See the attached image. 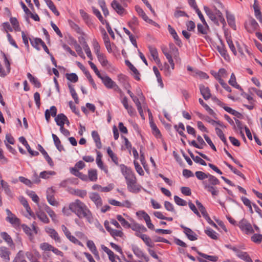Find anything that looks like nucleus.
Segmentation results:
<instances>
[{"label":"nucleus","mask_w":262,"mask_h":262,"mask_svg":"<svg viewBox=\"0 0 262 262\" xmlns=\"http://www.w3.org/2000/svg\"><path fill=\"white\" fill-rule=\"evenodd\" d=\"M54 191L52 188H48L47 190V199L49 203L52 206H57L58 202L54 196Z\"/></svg>","instance_id":"9d476101"},{"label":"nucleus","mask_w":262,"mask_h":262,"mask_svg":"<svg viewBox=\"0 0 262 262\" xmlns=\"http://www.w3.org/2000/svg\"><path fill=\"white\" fill-rule=\"evenodd\" d=\"M10 252L9 249L6 247H0V256L6 262H8L10 260L9 255Z\"/></svg>","instance_id":"aec40b11"},{"label":"nucleus","mask_w":262,"mask_h":262,"mask_svg":"<svg viewBox=\"0 0 262 262\" xmlns=\"http://www.w3.org/2000/svg\"><path fill=\"white\" fill-rule=\"evenodd\" d=\"M207 178H208L209 184L211 186L219 185L220 183V182L217 178L209 173H208Z\"/></svg>","instance_id":"49530a36"},{"label":"nucleus","mask_w":262,"mask_h":262,"mask_svg":"<svg viewBox=\"0 0 262 262\" xmlns=\"http://www.w3.org/2000/svg\"><path fill=\"white\" fill-rule=\"evenodd\" d=\"M92 138L95 142L96 146L99 149L102 148V144L100 140V136L96 130H93L92 132Z\"/></svg>","instance_id":"393cba45"},{"label":"nucleus","mask_w":262,"mask_h":262,"mask_svg":"<svg viewBox=\"0 0 262 262\" xmlns=\"http://www.w3.org/2000/svg\"><path fill=\"white\" fill-rule=\"evenodd\" d=\"M57 108L55 106H52L50 110H46L45 112V118L47 122H49L51 116L55 117L57 114Z\"/></svg>","instance_id":"2eb2a0df"},{"label":"nucleus","mask_w":262,"mask_h":262,"mask_svg":"<svg viewBox=\"0 0 262 262\" xmlns=\"http://www.w3.org/2000/svg\"><path fill=\"white\" fill-rule=\"evenodd\" d=\"M135 8L139 15L141 16L145 21H146L147 20H148V17L145 14L143 10L139 6H135Z\"/></svg>","instance_id":"79ce46f5"},{"label":"nucleus","mask_w":262,"mask_h":262,"mask_svg":"<svg viewBox=\"0 0 262 262\" xmlns=\"http://www.w3.org/2000/svg\"><path fill=\"white\" fill-rule=\"evenodd\" d=\"M110 234L114 238H115L116 236H119L120 237H122L124 235V233L121 230H117L113 229H112Z\"/></svg>","instance_id":"774afa93"},{"label":"nucleus","mask_w":262,"mask_h":262,"mask_svg":"<svg viewBox=\"0 0 262 262\" xmlns=\"http://www.w3.org/2000/svg\"><path fill=\"white\" fill-rule=\"evenodd\" d=\"M204 10L207 15L209 17V18L216 25H219V23H218V19L217 17L215 16L214 13L212 12L211 10H210L207 6H204Z\"/></svg>","instance_id":"f3484780"},{"label":"nucleus","mask_w":262,"mask_h":262,"mask_svg":"<svg viewBox=\"0 0 262 262\" xmlns=\"http://www.w3.org/2000/svg\"><path fill=\"white\" fill-rule=\"evenodd\" d=\"M27 77L30 82L33 84L35 87L39 88L41 86V84L38 79L34 77L31 73H28Z\"/></svg>","instance_id":"7c9ffc66"},{"label":"nucleus","mask_w":262,"mask_h":262,"mask_svg":"<svg viewBox=\"0 0 262 262\" xmlns=\"http://www.w3.org/2000/svg\"><path fill=\"white\" fill-rule=\"evenodd\" d=\"M71 212L74 213L79 219L85 218L89 222L92 219V214L86 205L77 199L70 203Z\"/></svg>","instance_id":"f257e3e1"},{"label":"nucleus","mask_w":262,"mask_h":262,"mask_svg":"<svg viewBox=\"0 0 262 262\" xmlns=\"http://www.w3.org/2000/svg\"><path fill=\"white\" fill-rule=\"evenodd\" d=\"M81 39L83 40V47L88 57L90 58V60H92L93 57L91 53V51L88 43H86L85 40V38L83 36H82L81 37Z\"/></svg>","instance_id":"f704fd0d"},{"label":"nucleus","mask_w":262,"mask_h":262,"mask_svg":"<svg viewBox=\"0 0 262 262\" xmlns=\"http://www.w3.org/2000/svg\"><path fill=\"white\" fill-rule=\"evenodd\" d=\"M1 185L2 188H3L4 189L5 193L8 195H11L12 193H11V190L9 188V185H8V183L4 181V180H1Z\"/></svg>","instance_id":"4d7b16f0"},{"label":"nucleus","mask_w":262,"mask_h":262,"mask_svg":"<svg viewBox=\"0 0 262 262\" xmlns=\"http://www.w3.org/2000/svg\"><path fill=\"white\" fill-rule=\"evenodd\" d=\"M136 215L141 220L143 218L146 223L149 222L151 220L150 216L145 211H138L136 212Z\"/></svg>","instance_id":"58836bf2"},{"label":"nucleus","mask_w":262,"mask_h":262,"mask_svg":"<svg viewBox=\"0 0 262 262\" xmlns=\"http://www.w3.org/2000/svg\"><path fill=\"white\" fill-rule=\"evenodd\" d=\"M180 227L184 230V233L190 241H193L198 239V235L190 228L182 224L180 225Z\"/></svg>","instance_id":"0eeeda50"},{"label":"nucleus","mask_w":262,"mask_h":262,"mask_svg":"<svg viewBox=\"0 0 262 262\" xmlns=\"http://www.w3.org/2000/svg\"><path fill=\"white\" fill-rule=\"evenodd\" d=\"M107 153L108 156L111 158L113 162L117 165H119L118 163V158L117 156L113 152V150L111 149L110 147H108L107 148Z\"/></svg>","instance_id":"a18cd8bd"},{"label":"nucleus","mask_w":262,"mask_h":262,"mask_svg":"<svg viewBox=\"0 0 262 262\" xmlns=\"http://www.w3.org/2000/svg\"><path fill=\"white\" fill-rule=\"evenodd\" d=\"M86 245L90 250L93 253L96 258H99V253L97 248L93 241L89 240L86 243Z\"/></svg>","instance_id":"a878e982"},{"label":"nucleus","mask_w":262,"mask_h":262,"mask_svg":"<svg viewBox=\"0 0 262 262\" xmlns=\"http://www.w3.org/2000/svg\"><path fill=\"white\" fill-rule=\"evenodd\" d=\"M219 40L220 45L216 47V50L225 60L229 61L230 60V56L227 52L225 45L223 40L220 37H219Z\"/></svg>","instance_id":"39448f33"},{"label":"nucleus","mask_w":262,"mask_h":262,"mask_svg":"<svg viewBox=\"0 0 262 262\" xmlns=\"http://www.w3.org/2000/svg\"><path fill=\"white\" fill-rule=\"evenodd\" d=\"M205 233L210 238L213 239H217L218 237L217 236V233L215 231L213 230L212 229L208 228L207 229L205 230Z\"/></svg>","instance_id":"3c124183"},{"label":"nucleus","mask_w":262,"mask_h":262,"mask_svg":"<svg viewBox=\"0 0 262 262\" xmlns=\"http://www.w3.org/2000/svg\"><path fill=\"white\" fill-rule=\"evenodd\" d=\"M253 9L256 18L259 21L260 23L262 24V14L261 13L260 8L258 6L257 0H254Z\"/></svg>","instance_id":"b1692460"},{"label":"nucleus","mask_w":262,"mask_h":262,"mask_svg":"<svg viewBox=\"0 0 262 262\" xmlns=\"http://www.w3.org/2000/svg\"><path fill=\"white\" fill-rule=\"evenodd\" d=\"M44 209L46 210V211L48 213L49 216L52 218V220L54 222H55V218L56 217V215L54 211L46 204L45 205Z\"/></svg>","instance_id":"603ef678"},{"label":"nucleus","mask_w":262,"mask_h":262,"mask_svg":"<svg viewBox=\"0 0 262 262\" xmlns=\"http://www.w3.org/2000/svg\"><path fill=\"white\" fill-rule=\"evenodd\" d=\"M31 45L35 48L37 50H40V48L39 47V45H41L42 42V40L40 38H34L33 39H30Z\"/></svg>","instance_id":"37998d69"},{"label":"nucleus","mask_w":262,"mask_h":262,"mask_svg":"<svg viewBox=\"0 0 262 262\" xmlns=\"http://www.w3.org/2000/svg\"><path fill=\"white\" fill-rule=\"evenodd\" d=\"M73 194L81 198H84L86 195L87 192L85 190L77 189L74 190Z\"/></svg>","instance_id":"0e129e2a"},{"label":"nucleus","mask_w":262,"mask_h":262,"mask_svg":"<svg viewBox=\"0 0 262 262\" xmlns=\"http://www.w3.org/2000/svg\"><path fill=\"white\" fill-rule=\"evenodd\" d=\"M250 27L245 26L247 31L249 33H253L255 30H258L259 26L257 21L253 17H250L249 19Z\"/></svg>","instance_id":"9b49d317"},{"label":"nucleus","mask_w":262,"mask_h":262,"mask_svg":"<svg viewBox=\"0 0 262 262\" xmlns=\"http://www.w3.org/2000/svg\"><path fill=\"white\" fill-rule=\"evenodd\" d=\"M27 193L32 199L33 201L37 204L39 203V198L34 191L28 190L27 191Z\"/></svg>","instance_id":"bf43d9fd"},{"label":"nucleus","mask_w":262,"mask_h":262,"mask_svg":"<svg viewBox=\"0 0 262 262\" xmlns=\"http://www.w3.org/2000/svg\"><path fill=\"white\" fill-rule=\"evenodd\" d=\"M251 239L256 244H260L262 242V234L255 233L251 236Z\"/></svg>","instance_id":"e2e57ef3"},{"label":"nucleus","mask_w":262,"mask_h":262,"mask_svg":"<svg viewBox=\"0 0 262 262\" xmlns=\"http://www.w3.org/2000/svg\"><path fill=\"white\" fill-rule=\"evenodd\" d=\"M199 87L200 93L205 100H207L211 97V94L209 87L205 86L203 84H200Z\"/></svg>","instance_id":"1a4fd4ad"},{"label":"nucleus","mask_w":262,"mask_h":262,"mask_svg":"<svg viewBox=\"0 0 262 262\" xmlns=\"http://www.w3.org/2000/svg\"><path fill=\"white\" fill-rule=\"evenodd\" d=\"M203 184L204 185V188L208 192H210L213 196L218 195L219 191L216 190V188L214 187V186H211L207 184L206 181H203Z\"/></svg>","instance_id":"cd10ccee"},{"label":"nucleus","mask_w":262,"mask_h":262,"mask_svg":"<svg viewBox=\"0 0 262 262\" xmlns=\"http://www.w3.org/2000/svg\"><path fill=\"white\" fill-rule=\"evenodd\" d=\"M169 48L170 52L173 55L174 58L176 59L178 58L179 57V52L178 49L175 46V45L172 42H170L169 43Z\"/></svg>","instance_id":"a19ab883"},{"label":"nucleus","mask_w":262,"mask_h":262,"mask_svg":"<svg viewBox=\"0 0 262 262\" xmlns=\"http://www.w3.org/2000/svg\"><path fill=\"white\" fill-rule=\"evenodd\" d=\"M116 218L119 222H120L122 226L126 228H128L130 227V224L125 220L121 215L118 214L116 216Z\"/></svg>","instance_id":"5fc2aeb1"},{"label":"nucleus","mask_w":262,"mask_h":262,"mask_svg":"<svg viewBox=\"0 0 262 262\" xmlns=\"http://www.w3.org/2000/svg\"><path fill=\"white\" fill-rule=\"evenodd\" d=\"M6 212L7 215L6 220L12 225H14L16 224V217L15 215L9 209H6Z\"/></svg>","instance_id":"bb28decb"},{"label":"nucleus","mask_w":262,"mask_h":262,"mask_svg":"<svg viewBox=\"0 0 262 262\" xmlns=\"http://www.w3.org/2000/svg\"><path fill=\"white\" fill-rule=\"evenodd\" d=\"M46 232L49 234L51 237L54 239L56 242L61 243V240L58 235L57 232L53 228L47 227L45 228Z\"/></svg>","instance_id":"4468645a"},{"label":"nucleus","mask_w":262,"mask_h":262,"mask_svg":"<svg viewBox=\"0 0 262 262\" xmlns=\"http://www.w3.org/2000/svg\"><path fill=\"white\" fill-rule=\"evenodd\" d=\"M126 183L127 189L130 192L138 193L142 188V187L137 183L136 177L126 181Z\"/></svg>","instance_id":"f03ea898"},{"label":"nucleus","mask_w":262,"mask_h":262,"mask_svg":"<svg viewBox=\"0 0 262 262\" xmlns=\"http://www.w3.org/2000/svg\"><path fill=\"white\" fill-rule=\"evenodd\" d=\"M93 46L94 48V52L96 55H98L100 54V46L99 44V42L97 41L96 38L93 39Z\"/></svg>","instance_id":"69168bd1"},{"label":"nucleus","mask_w":262,"mask_h":262,"mask_svg":"<svg viewBox=\"0 0 262 262\" xmlns=\"http://www.w3.org/2000/svg\"><path fill=\"white\" fill-rule=\"evenodd\" d=\"M88 180L91 181L95 182L97 181V171L96 169H89L88 170Z\"/></svg>","instance_id":"e433bc0d"},{"label":"nucleus","mask_w":262,"mask_h":262,"mask_svg":"<svg viewBox=\"0 0 262 262\" xmlns=\"http://www.w3.org/2000/svg\"><path fill=\"white\" fill-rule=\"evenodd\" d=\"M21 227L25 233L29 236L30 240H32L33 238V235L31 232L30 228L26 224L21 225Z\"/></svg>","instance_id":"680f3d73"},{"label":"nucleus","mask_w":262,"mask_h":262,"mask_svg":"<svg viewBox=\"0 0 262 262\" xmlns=\"http://www.w3.org/2000/svg\"><path fill=\"white\" fill-rule=\"evenodd\" d=\"M229 84L234 87L235 88L239 90V91H243V88L236 82V77L234 73H232L230 76V78L228 81Z\"/></svg>","instance_id":"473e14b6"},{"label":"nucleus","mask_w":262,"mask_h":262,"mask_svg":"<svg viewBox=\"0 0 262 262\" xmlns=\"http://www.w3.org/2000/svg\"><path fill=\"white\" fill-rule=\"evenodd\" d=\"M37 149L44 156V158L49 165L51 167H53L54 166V162L48 154L47 152L44 149L43 147L40 144H38Z\"/></svg>","instance_id":"dca6fc26"},{"label":"nucleus","mask_w":262,"mask_h":262,"mask_svg":"<svg viewBox=\"0 0 262 262\" xmlns=\"http://www.w3.org/2000/svg\"><path fill=\"white\" fill-rule=\"evenodd\" d=\"M36 214L37 217L43 223L48 224L50 222L49 219L43 211L39 210L36 212Z\"/></svg>","instance_id":"2f4dec72"},{"label":"nucleus","mask_w":262,"mask_h":262,"mask_svg":"<svg viewBox=\"0 0 262 262\" xmlns=\"http://www.w3.org/2000/svg\"><path fill=\"white\" fill-rule=\"evenodd\" d=\"M90 198L95 203L97 207H100L102 205V199L98 193H92L90 195Z\"/></svg>","instance_id":"412c9836"},{"label":"nucleus","mask_w":262,"mask_h":262,"mask_svg":"<svg viewBox=\"0 0 262 262\" xmlns=\"http://www.w3.org/2000/svg\"><path fill=\"white\" fill-rule=\"evenodd\" d=\"M2 25L4 30L7 34L10 33V32H14L13 26L11 25L8 22L4 23Z\"/></svg>","instance_id":"864d4df0"},{"label":"nucleus","mask_w":262,"mask_h":262,"mask_svg":"<svg viewBox=\"0 0 262 262\" xmlns=\"http://www.w3.org/2000/svg\"><path fill=\"white\" fill-rule=\"evenodd\" d=\"M52 138L55 144V145L56 146V148L59 151H61L62 150H64V149L63 147V146L61 144V142L58 137L55 134H53Z\"/></svg>","instance_id":"4c0bfd02"},{"label":"nucleus","mask_w":262,"mask_h":262,"mask_svg":"<svg viewBox=\"0 0 262 262\" xmlns=\"http://www.w3.org/2000/svg\"><path fill=\"white\" fill-rule=\"evenodd\" d=\"M200 256L209 261L215 262L218 260L219 257L215 255H209L205 253L200 254Z\"/></svg>","instance_id":"6e6d98bb"},{"label":"nucleus","mask_w":262,"mask_h":262,"mask_svg":"<svg viewBox=\"0 0 262 262\" xmlns=\"http://www.w3.org/2000/svg\"><path fill=\"white\" fill-rule=\"evenodd\" d=\"M150 126L151 128L152 134H153V135H154L155 137L157 139L162 138V135L160 130L157 127L156 124L153 121H150Z\"/></svg>","instance_id":"4be33fe9"},{"label":"nucleus","mask_w":262,"mask_h":262,"mask_svg":"<svg viewBox=\"0 0 262 262\" xmlns=\"http://www.w3.org/2000/svg\"><path fill=\"white\" fill-rule=\"evenodd\" d=\"M132 249L134 254L137 257L140 258H142V256H144V253L139 248H138L137 246L133 245Z\"/></svg>","instance_id":"8fccbe9b"},{"label":"nucleus","mask_w":262,"mask_h":262,"mask_svg":"<svg viewBox=\"0 0 262 262\" xmlns=\"http://www.w3.org/2000/svg\"><path fill=\"white\" fill-rule=\"evenodd\" d=\"M71 27L72 29H73L75 32L80 35H84V33L81 30V28L79 27V26L76 23L72 21L70 24Z\"/></svg>","instance_id":"338daca9"},{"label":"nucleus","mask_w":262,"mask_h":262,"mask_svg":"<svg viewBox=\"0 0 262 262\" xmlns=\"http://www.w3.org/2000/svg\"><path fill=\"white\" fill-rule=\"evenodd\" d=\"M15 140L13 136L10 134H7L6 135V139L4 141L6 146L7 147L8 150L15 155V150L13 148H12L10 144L13 145L14 144Z\"/></svg>","instance_id":"423d86ee"},{"label":"nucleus","mask_w":262,"mask_h":262,"mask_svg":"<svg viewBox=\"0 0 262 262\" xmlns=\"http://www.w3.org/2000/svg\"><path fill=\"white\" fill-rule=\"evenodd\" d=\"M215 130L216 135L218 136L220 139L223 141L224 144L225 145L228 146V142L222 129L216 127L215 128Z\"/></svg>","instance_id":"c03bdc74"},{"label":"nucleus","mask_w":262,"mask_h":262,"mask_svg":"<svg viewBox=\"0 0 262 262\" xmlns=\"http://www.w3.org/2000/svg\"><path fill=\"white\" fill-rule=\"evenodd\" d=\"M125 64L129 68V69L135 74L134 78L137 81L141 80L140 75V74L138 70L128 60L125 61Z\"/></svg>","instance_id":"a211bd4d"},{"label":"nucleus","mask_w":262,"mask_h":262,"mask_svg":"<svg viewBox=\"0 0 262 262\" xmlns=\"http://www.w3.org/2000/svg\"><path fill=\"white\" fill-rule=\"evenodd\" d=\"M240 229L244 231L246 234H252L254 233V230L250 224L246 219H242L239 223Z\"/></svg>","instance_id":"7ed1b4c3"},{"label":"nucleus","mask_w":262,"mask_h":262,"mask_svg":"<svg viewBox=\"0 0 262 262\" xmlns=\"http://www.w3.org/2000/svg\"><path fill=\"white\" fill-rule=\"evenodd\" d=\"M226 18L229 26L233 30H236V27L235 25V20L234 16L230 14L228 10H226Z\"/></svg>","instance_id":"6ab92c4d"},{"label":"nucleus","mask_w":262,"mask_h":262,"mask_svg":"<svg viewBox=\"0 0 262 262\" xmlns=\"http://www.w3.org/2000/svg\"><path fill=\"white\" fill-rule=\"evenodd\" d=\"M92 10L93 13L97 17L99 21L102 24L104 25L105 23H106V21L105 19H104L100 12L99 11L98 9H96L94 7H92Z\"/></svg>","instance_id":"de8ad7c7"},{"label":"nucleus","mask_w":262,"mask_h":262,"mask_svg":"<svg viewBox=\"0 0 262 262\" xmlns=\"http://www.w3.org/2000/svg\"><path fill=\"white\" fill-rule=\"evenodd\" d=\"M66 78L67 79L72 82H76L78 81V77L77 76V75H76V74L75 73H70V74H69V73H67L66 75Z\"/></svg>","instance_id":"13d9d810"},{"label":"nucleus","mask_w":262,"mask_h":262,"mask_svg":"<svg viewBox=\"0 0 262 262\" xmlns=\"http://www.w3.org/2000/svg\"><path fill=\"white\" fill-rule=\"evenodd\" d=\"M117 79L124 89H129L131 88L129 82V77L123 74H119L117 76Z\"/></svg>","instance_id":"6e6552de"},{"label":"nucleus","mask_w":262,"mask_h":262,"mask_svg":"<svg viewBox=\"0 0 262 262\" xmlns=\"http://www.w3.org/2000/svg\"><path fill=\"white\" fill-rule=\"evenodd\" d=\"M65 117H66V116L63 113L59 114L57 115H56V117H55V121L57 125L61 126L64 125V121H65Z\"/></svg>","instance_id":"c9c22d12"},{"label":"nucleus","mask_w":262,"mask_h":262,"mask_svg":"<svg viewBox=\"0 0 262 262\" xmlns=\"http://www.w3.org/2000/svg\"><path fill=\"white\" fill-rule=\"evenodd\" d=\"M97 57L102 66L106 67L108 64V61L107 60L106 56L103 53L97 55Z\"/></svg>","instance_id":"09e8293b"},{"label":"nucleus","mask_w":262,"mask_h":262,"mask_svg":"<svg viewBox=\"0 0 262 262\" xmlns=\"http://www.w3.org/2000/svg\"><path fill=\"white\" fill-rule=\"evenodd\" d=\"M1 237L7 243L9 246H14L13 241L11 236L6 232L1 233Z\"/></svg>","instance_id":"72a5a7b5"},{"label":"nucleus","mask_w":262,"mask_h":262,"mask_svg":"<svg viewBox=\"0 0 262 262\" xmlns=\"http://www.w3.org/2000/svg\"><path fill=\"white\" fill-rule=\"evenodd\" d=\"M225 37L230 49L232 51L233 55L236 56L237 55V51L233 43L231 36L228 35L227 33H225Z\"/></svg>","instance_id":"5701e85b"},{"label":"nucleus","mask_w":262,"mask_h":262,"mask_svg":"<svg viewBox=\"0 0 262 262\" xmlns=\"http://www.w3.org/2000/svg\"><path fill=\"white\" fill-rule=\"evenodd\" d=\"M135 235L141 238L146 246L150 248H153L154 247V244L152 243L151 239L149 236L145 234H142L141 233H135Z\"/></svg>","instance_id":"f8f14e48"},{"label":"nucleus","mask_w":262,"mask_h":262,"mask_svg":"<svg viewBox=\"0 0 262 262\" xmlns=\"http://www.w3.org/2000/svg\"><path fill=\"white\" fill-rule=\"evenodd\" d=\"M224 164L235 174L241 177L244 180H246V178L244 174L242 173L240 171L237 170L236 168L232 166L230 164L227 162L224 161Z\"/></svg>","instance_id":"c756f323"},{"label":"nucleus","mask_w":262,"mask_h":262,"mask_svg":"<svg viewBox=\"0 0 262 262\" xmlns=\"http://www.w3.org/2000/svg\"><path fill=\"white\" fill-rule=\"evenodd\" d=\"M102 81L105 86L107 89H111L114 86L115 82L107 75L104 77Z\"/></svg>","instance_id":"c85d7f7f"},{"label":"nucleus","mask_w":262,"mask_h":262,"mask_svg":"<svg viewBox=\"0 0 262 262\" xmlns=\"http://www.w3.org/2000/svg\"><path fill=\"white\" fill-rule=\"evenodd\" d=\"M111 6L117 14L122 15L125 12V9L116 1L113 0Z\"/></svg>","instance_id":"ddd939ff"},{"label":"nucleus","mask_w":262,"mask_h":262,"mask_svg":"<svg viewBox=\"0 0 262 262\" xmlns=\"http://www.w3.org/2000/svg\"><path fill=\"white\" fill-rule=\"evenodd\" d=\"M79 11L81 16L84 20L85 23L88 25L89 24L91 23V18H90L89 15L86 12H85L83 10L80 9Z\"/></svg>","instance_id":"052dcab7"},{"label":"nucleus","mask_w":262,"mask_h":262,"mask_svg":"<svg viewBox=\"0 0 262 262\" xmlns=\"http://www.w3.org/2000/svg\"><path fill=\"white\" fill-rule=\"evenodd\" d=\"M224 110L227 112L228 113L235 116L237 118L243 119L244 116L243 115L239 112L235 111V110L232 109L230 107H226L224 108Z\"/></svg>","instance_id":"ea45409f"},{"label":"nucleus","mask_w":262,"mask_h":262,"mask_svg":"<svg viewBox=\"0 0 262 262\" xmlns=\"http://www.w3.org/2000/svg\"><path fill=\"white\" fill-rule=\"evenodd\" d=\"M122 174L124 176L125 181L136 177L130 167H128L123 164L119 165Z\"/></svg>","instance_id":"20e7f679"}]
</instances>
